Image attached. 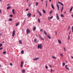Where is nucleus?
Returning a JSON list of instances; mask_svg holds the SVG:
<instances>
[{
	"label": "nucleus",
	"instance_id": "nucleus-1",
	"mask_svg": "<svg viewBox=\"0 0 73 73\" xmlns=\"http://www.w3.org/2000/svg\"><path fill=\"white\" fill-rule=\"evenodd\" d=\"M38 48H40V49H42V44H38Z\"/></svg>",
	"mask_w": 73,
	"mask_h": 73
},
{
	"label": "nucleus",
	"instance_id": "nucleus-2",
	"mask_svg": "<svg viewBox=\"0 0 73 73\" xmlns=\"http://www.w3.org/2000/svg\"><path fill=\"white\" fill-rule=\"evenodd\" d=\"M56 17L57 20H59V17L58 16V13H56Z\"/></svg>",
	"mask_w": 73,
	"mask_h": 73
},
{
	"label": "nucleus",
	"instance_id": "nucleus-3",
	"mask_svg": "<svg viewBox=\"0 0 73 73\" xmlns=\"http://www.w3.org/2000/svg\"><path fill=\"white\" fill-rule=\"evenodd\" d=\"M15 30H14L13 32V33L12 34V36L13 37H14V36H15Z\"/></svg>",
	"mask_w": 73,
	"mask_h": 73
},
{
	"label": "nucleus",
	"instance_id": "nucleus-4",
	"mask_svg": "<svg viewBox=\"0 0 73 73\" xmlns=\"http://www.w3.org/2000/svg\"><path fill=\"white\" fill-rule=\"evenodd\" d=\"M29 33H30V30H29L28 29H27V35H28V34H29Z\"/></svg>",
	"mask_w": 73,
	"mask_h": 73
},
{
	"label": "nucleus",
	"instance_id": "nucleus-5",
	"mask_svg": "<svg viewBox=\"0 0 73 73\" xmlns=\"http://www.w3.org/2000/svg\"><path fill=\"white\" fill-rule=\"evenodd\" d=\"M24 64V62H23V61H21V68L23 67V64Z\"/></svg>",
	"mask_w": 73,
	"mask_h": 73
},
{
	"label": "nucleus",
	"instance_id": "nucleus-6",
	"mask_svg": "<svg viewBox=\"0 0 73 73\" xmlns=\"http://www.w3.org/2000/svg\"><path fill=\"white\" fill-rule=\"evenodd\" d=\"M58 3H59V4H60L61 5H62V6H64V4H63V3H62L58 1Z\"/></svg>",
	"mask_w": 73,
	"mask_h": 73
},
{
	"label": "nucleus",
	"instance_id": "nucleus-7",
	"mask_svg": "<svg viewBox=\"0 0 73 73\" xmlns=\"http://www.w3.org/2000/svg\"><path fill=\"white\" fill-rule=\"evenodd\" d=\"M31 14L30 13H29L27 15V16H28V17H30V16H31Z\"/></svg>",
	"mask_w": 73,
	"mask_h": 73
},
{
	"label": "nucleus",
	"instance_id": "nucleus-8",
	"mask_svg": "<svg viewBox=\"0 0 73 73\" xmlns=\"http://www.w3.org/2000/svg\"><path fill=\"white\" fill-rule=\"evenodd\" d=\"M58 42H59V43L60 44H62V42H61V41L60 40H58Z\"/></svg>",
	"mask_w": 73,
	"mask_h": 73
},
{
	"label": "nucleus",
	"instance_id": "nucleus-9",
	"mask_svg": "<svg viewBox=\"0 0 73 73\" xmlns=\"http://www.w3.org/2000/svg\"><path fill=\"white\" fill-rule=\"evenodd\" d=\"M65 68H66V69H67L68 70H69V68H68V67L67 66V65H66L65 66Z\"/></svg>",
	"mask_w": 73,
	"mask_h": 73
},
{
	"label": "nucleus",
	"instance_id": "nucleus-10",
	"mask_svg": "<svg viewBox=\"0 0 73 73\" xmlns=\"http://www.w3.org/2000/svg\"><path fill=\"white\" fill-rule=\"evenodd\" d=\"M38 12L40 16H42V14H41V13H40V12L39 11H38Z\"/></svg>",
	"mask_w": 73,
	"mask_h": 73
},
{
	"label": "nucleus",
	"instance_id": "nucleus-11",
	"mask_svg": "<svg viewBox=\"0 0 73 73\" xmlns=\"http://www.w3.org/2000/svg\"><path fill=\"white\" fill-rule=\"evenodd\" d=\"M56 6H57L58 11H59V9H60V8L59 7V6H58V4H56Z\"/></svg>",
	"mask_w": 73,
	"mask_h": 73
},
{
	"label": "nucleus",
	"instance_id": "nucleus-12",
	"mask_svg": "<svg viewBox=\"0 0 73 73\" xmlns=\"http://www.w3.org/2000/svg\"><path fill=\"white\" fill-rule=\"evenodd\" d=\"M47 36L48 37V38H49V39H50L51 38V37L49 35H47Z\"/></svg>",
	"mask_w": 73,
	"mask_h": 73
},
{
	"label": "nucleus",
	"instance_id": "nucleus-13",
	"mask_svg": "<svg viewBox=\"0 0 73 73\" xmlns=\"http://www.w3.org/2000/svg\"><path fill=\"white\" fill-rule=\"evenodd\" d=\"M12 12L13 14H15V9H13L12 11Z\"/></svg>",
	"mask_w": 73,
	"mask_h": 73
},
{
	"label": "nucleus",
	"instance_id": "nucleus-14",
	"mask_svg": "<svg viewBox=\"0 0 73 73\" xmlns=\"http://www.w3.org/2000/svg\"><path fill=\"white\" fill-rule=\"evenodd\" d=\"M38 59H39V58H37L35 59H34V60H35V61H36V60H38Z\"/></svg>",
	"mask_w": 73,
	"mask_h": 73
},
{
	"label": "nucleus",
	"instance_id": "nucleus-15",
	"mask_svg": "<svg viewBox=\"0 0 73 73\" xmlns=\"http://www.w3.org/2000/svg\"><path fill=\"white\" fill-rule=\"evenodd\" d=\"M39 36L40 37V38L41 39V40H44V39L42 38V37H41V35H39Z\"/></svg>",
	"mask_w": 73,
	"mask_h": 73
},
{
	"label": "nucleus",
	"instance_id": "nucleus-16",
	"mask_svg": "<svg viewBox=\"0 0 73 73\" xmlns=\"http://www.w3.org/2000/svg\"><path fill=\"white\" fill-rule=\"evenodd\" d=\"M51 7L53 9H54V6H53V5L52 4H51Z\"/></svg>",
	"mask_w": 73,
	"mask_h": 73
},
{
	"label": "nucleus",
	"instance_id": "nucleus-17",
	"mask_svg": "<svg viewBox=\"0 0 73 73\" xmlns=\"http://www.w3.org/2000/svg\"><path fill=\"white\" fill-rule=\"evenodd\" d=\"M19 42L20 44H22V41L21 40H19Z\"/></svg>",
	"mask_w": 73,
	"mask_h": 73
},
{
	"label": "nucleus",
	"instance_id": "nucleus-18",
	"mask_svg": "<svg viewBox=\"0 0 73 73\" xmlns=\"http://www.w3.org/2000/svg\"><path fill=\"white\" fill-rule=\"evenodd\" d=\"M11 8V6H9L7 7V9H10Z\"/></svg>",
	"mask_w": 73,
	"mask_h": 73
},
{
	"label": "nucleus",
	"instance_id": "nucleus-19",
	"mask_svg": "<svg viewBox=\"0 0 73 73\" xmlns=\"http://www.w3.org/2000/svg\"><path fill=\"white\" fill-rule=\"evenodd\" d=\"M36 27H35L33 28V31H35V30H36Z\"/></svg>",
	"mask_w": 73,
	"mask_h": 73
},
{
	"label": "nucleus",
	"instance_id": "nucleus-20",
	"mask_svg": "<svg viewBox=\"0 0 73 73\" xmlns=\"http://www.w3.org/2000/svg\"><path fill=\"white\" fill-rule=\"evenodd\" d=\"M70 29V26H69L68 28L67 31H69V30Z\"/></svg>",
	"mask_w": 73,
	"mask_h": 73
},
{
	"label": "nucleus",
	"instance_id": "nucleus-21",
	"mask_svg": "<svg viewBox=\"0 0 73 73\" xmlns=\"http://www.w3.org/2000/svg\"><path fill=\"white\" fill-rule=\"evenodd\" d=\"M72 10H73V7H71V8L70 12H71Z\"/></svg>",
	"mask_w": 73,
	"mask_h": 73
},
{
	"label": "nucleus",
	"instance_id": "nucleus-22",
	"mask_svg": "<svg viewBox=\"0 0 73 73\" xmlns=\"http://www.w3.org/2000/svg\"><path fill=\"white\" fill-rule=\"evenodd\" d=\"M22 73H25V70H23L22 71Z\"/></svg>",
	"mask_w": 73,
	"mask_h": 73
},
{
	"label": "nucleus",
	"instance_id": "nucleus-23",
	"mask_svg": "<svg viewBox=\"0 0 73 73\" xmlns=\"http://www.w3.org/2000/svg\"><path fill=\"white\" fill-rule=\"evenodd\" d=\"M19 24H20L19 23H17L16 24V26L17 27V26L19 25Z\"/></svg>",
	"mask_w": 73,
	"mask_h": 73
},
{
	"label": "nucleus",
	"instance_id": "nucleus-24",
	"mask_svg": "<svg viewBox=\"0 0 73 73\" xmlns=\"http://www.w3.org/2000/svg\"><path fill=\"white\" fill-rule=\"evenodd\" d=\"M21 54H24V51L23 50H22L21 51Z\"/></svg>",
	"mask_w": 73,
	"mask_h": 73
},
{
	"label": "nucleus",
	"instance_id": "nucleus-25",
	"mask_svg": "<svg viewBox=\"0 0 73 73\" xmlns=\"http://www.w3.org/2000/svg\"><path fill=\"white\" fill-rule=\"evenodd\" d=\"M52 58H54V59H56V58H57L53 56H52Z\"/></svg>",
	"mask_w": 73,
	"mask_h": 73
},
{
	"label": "nucleus",
	"instance_id": "nucleus-26",
	"mask_svg": "<svg viewBox=\"0 0 73 73\" xmlns=\"http://www.w3.org/2000/svg\"><path fill=\"white\" fill-rule=\"evenodd\" d=\"M52 18H53V16H51V17H49L48 19V20H49V19H52Z\"/></svg>",
	"mask_w": 73,
	"mask_h": 73
},
{
	"label": "nucleus",
	"instance_id": "nucleus-27",
	"mask_svg": "<svg viewBox=\"0 0 73 73\" xmlns=\"http://www.w3.org/2000/svg\"><path fill=\"white\" fill-rule=\"evenodd\" d=\"M44 35H47V34H46V33L45 32V31H44Z\"/></svg>",
	"mask_w": 73,
	"mask_h": 73
},
{
	"label": "nucleus",
	"instance_id": "nucleus-28",
	"mask_svg": "<svg viewBox=\"0 0 73 73\" xmlns=\"http://www.w3.org/2000/svg\"><path fill=\"white\" fill-rule=\"evenodd\" d=\"M9 21H12V19L11 18H10L9 19Z\"/></svg>",
	"mask_w": 73,
	"mask_h": 73
},
{
	"label": "nucleus",
	"instance_id": "nucleus-29",
	"mask_svg": "<svg viewBox=\"0 0 73 73\" xmlns=\"http://www.w3.org/2000/svg\"><path fill=\"white\" fill-rule=\"evenodd\" d=\"M61 17H64V15L62 14H61Z\"/></svg>",
	"mask_w": 73,
	"mask_h": 73
},
{
	"label": "nucleus",
	"instance_id": "nucleus-30",
	"mask_svg": "<svg viewBox=\"0 0 73 73\" xmlns=\"http://www.w3.org/2000/svg\"><path fill=\"white\" fill-rule=\"evenodd\" d=\"M42 11L44 13H46V12H45V11L44 10H42Z\"/></svg>",
	"mask_w": 73,
	"mask_h": 73
},
{
	"label": "nucleus",
	"instance_id": "nucleus-31",
	"mask_svg": "<svg viewBox=\"0 0 73 73\" xmlns=\"http://www.w3.org/2000/svg\"><path fill=\"white\" fill-rule=\"evenodd\" d=\"M38 21L39 23H41V22H40V19H38Z\"/></svg>",
	"mask_w": 73,
	"mask_h": 73
},
{
	"label": "nucleus",
	"instance_id": "nucleus-32",
	"mask_svg": "<svg viewBox=\"0 0 73 73\" xmlns=\"http://www.w3.org/2000/svg\"><path fill=\"white\" fill-rule=\"evenodd\" d=\"M52 11H53L52 10H51L50 11V14H52Z\"/></svg>",
	"mask_w": 73,
	"mask_h": 73
},
{
	"label": "nucleus",
	"instance_id": "nucleus-33",
	"mask_svg": "<svg viewBox=\"0 0 73 73\" xmlns=\"http://www.w3.org/2000/svg\"><path fill=\"white\" fill-rule=\"evenodd\" d=\"M3 46V44L2 43L0 44V47H1V46Z\"/></svg>",
	"mask_w": 73,
	"mask_h": 73
},
{
	"label": "nucleus",
	"instance_id": "nucleus-34",
	"mask_svg": "<svg viewBox=\"0 0 73 73\" xmlns=\"http://www.w3.org/2000/svg\"><path fill=\"white\" fill-rule=\"evenodd\" d=\"M60 56H62V57H63V56H64L61 53L60 54Z\"/></svg>",
	"mask_w": 73,
	"mask_h": 73
},
{
	"label": "nucleus",
	"instance_id": "nucleus-35",
	"mask_svg": "<svg viewBox=\"0 0 73 73\" xmlns=\"http://www.w3.org/2000/svg\"><path fill=\"white\" fill-rule=\"evenodd\" d=\"M63 9H64V7H62L61 9V11H63Z\"/></svg>",
	"mask_w": 73,
	"mask_h": 73
},
{
	"label": "nucleus",
	"instance_id": "nucleus-36",
	"mask_svg": "<svg viewBox=\"0 0 73 73\" xmlns=\"http://www.w3.org/2000/svg\"><path fill=\"white\" fill-rule=\"evenodd\" d=\"M71 34V31L70 30L69 32V35H70Z\"/></svg>",
	"mask_w": 73,
	"mask_h": 73
},
{
	"label": "nucleus",
	"instance_id": "nucleus-37",
	"mask_svg": "<svg viewBox=\"0 0 73 73\" xmlns=\"http://www.w3.org/2000/svg\"><path fill=\"white\" fill-rule=\"evenodd\" d=\"M69 39H70V36L69 35L68 36V40H69Z\"/></svg>",
	"mask_w": 73,
	"mask_h": 73
},
{
	"label": "nucleus",
	"instance_id": "nucleus-38",
	"mask_svg": "<svg viewBox=\"0 0 73 73\" xmlns=\"http://www.w3.org/2000/svg\"><path fill=\"white\" fill-rule=\"evenodd\" d=\"M3 54H5L6 53V51H5L4 52H3Z\"/></svg>",
	"mask_w": 73,
	"mask_h": 73
},
{
	"label": "nucleus",
	"instance_id": "nucleus-39",
	"mask_svg": "<svg viewBox=\"0 0 73 73\" xmlns=\"http://www.w3.org/2000/svg\"><path fill=\"white\" fill-rule=\"evenodd\" d=\"M65 65V63H62V66H64Z\"/></svg>",
	"mask_w": 73,
	"mask_h": 73
},
{
	"label": "nucleus",
	"instance_id": "nucleus-40",
	"mask_svg": "<svg viewBox=\"0 0 73 73\" xmlns=\"http://www.w3.org/2000/svg\"><path fill=\"white\" fill-rule=\"evenodd\" d=\"M37 5H38V2H36V6H37Z\"/></svg>",
	"mask_w": 73,
	"mask_h": 73
},
{
	"label": "nucleus",
	"instance_id": "nucleus-41",
	"mask_svg": "<svg viewBox=\"0 0 73 73\" xmlns=\"http://www.w3.org/2000/svg\"><path fill=\"white\" fill-rule=\"evenodd\" d=\"M3 47L0 48V50H2V49H3Z\"/></svg>",
	"mask_w": 73,
	"mask_h": 73
},
{
	"label": "nucleus",
	"instance_id": "nucleus-42",
	"mask_svg": "<svg viewBox=\"0 0 73 73\" xmlns=\"http://www.w3.org/2000/svg\"><path fill=\"white\" fill-rule=\"evenodd\" d=\"M63 49H64V50L65 51H66V49H65V47H64Z\"/></svg>",
	"mask_w": 73,
	"mask_h": 73
},
{
	"label": "nucleus",
	"instance_id": "nucleus-43",
	"mask_svg": "<svg viewBox=\"0 0 73 73\" xmlns=\"http://www.w3.org/2000/svg\"><path fill=\"white\" fill-rule=\"evenodd\" d=\"M10 17H12L13 16V15H10Z\"/></svg>",
	"mask_w": 73,
	"mask_h": 73
},
{
	"label": "nucleus",
	"instance_id": "nucleus-44",
	"mask_svg": "<svg viewBox=\"0 0 73 73\" xmlns=\"http://www.w3.org/2000/svg\"><path fill=\"white\" fill-rule=\"evenodd\" d=\"M37 41V40H36V39H35L34 40V41L35 42H36V41Z\"/></svg>",
	"mask_w": 73,
	"mask_h": 73
},
{
	"label": "nucleus",
	"instance_id": "nucleus-45",
	"mask_svg": "<svg viewBox=\"0 0 73 73\" xmlns=\"http://www.w3.org/2000/svg\"><path fill=\"white\" fill-rule=\"evenodd\" d=\"M72 32H73V26H72Z\"/></svg>",
	"mask_w": 73,
	"mask_h": 73
},
{
	"label": "nucleus",
	"instance_id": "nucleus-46",
	"mask_svg": "<svg viewBox=\"0 0 73 73\" xmlns=\"http://www.w3.org/2000/svg\"><path fill=\"white\" fill-rule=\"evenodd\" d=\"M52 71H53V70H52V69H51V70H50V72H52Z\"/></svg>",
	"mask_w": 73,
	"mask_h": 73
},
{
	"label": "nucleus",
	"instance_id": "nucleus-47",
	"mask_svg": "<svg viewBox=\"0 0 73 73\" xmlns=\"http://www.w3.org/2000/svg\"><path fill=\"white\" fill-rule=\"evenodd\" d=\"M31 4H32V3H31L29 5V7H30V6H31Z\"/></svg>",
	"mask_w": 73,
	"mask_h": 73
},
{
	"label": "nucleus",
	"instance_id": "nucleus-48",
	"mask_svg": "<svg viewBox=\"0 0 73 73\" xmlns=\"http://www.w3.org/2000/svg\"><path fill=\"white\" fill-rule=\"evenodd\" d=\"M10 65H11V66H12V63H10Z\"/></svg>",
	"mask_w": 73,
	"mask_h": 73
},
{
	"label": "nucleus",
	"instance_id": "nucleus-49",
	"mask_svg": "<svg viewBox=\"0 0 73 73\" xmlns=\"http://www.w3.org/2000/svg\"><path fill=\"white\" fill-rule=\"evenodd\" d=\"M45 67L46 69H48V67L46 66H45Z\"/></svg>",
	"mask_w": 73,
	"mask_h": 73
},
{
	"label": "nucleus",
	"instance_id": "nucleus-50",
	"mask_svg": "<svg viewBox=\"0 0 73 73\" xmlns=\"http://www.w3.org/2000/svg\"><path fill=\"white\" fill-rule=\"evenodd\" d=\"M40 32H42V29H40Z\"/></svg>",
	"mask_w": 73,
	"mask_h": 73
},
{
	"label": "nucleus",
	"instance_id": "nucleus-51",
	"mask_svg": "<svg viewBox=\"0 0 73 73\" xmlns=\"http://www.w3.org/2000/svg\"><path fill=\"white\" fill-rule=\"evenodd\" d=\"M49 66L50 67V68H51L52 67V66H51V65H49Z\"/></svg>",
	"mask_w": 73,
	"mask_h": 73
},
{
	"label": "nucleus",
	"instance_id": "nucleus-52",
	"mask_svg": "<svg viewBox=\"0 0 73 73\" xmlns=\"http://www.w3.org/2000/svg\"><path fill=\"white\" fill-rule=\"evenodd\" d=\"M46 5H47L48 4V1H46Z\"/></svg>",
	"mask_w": 73,
	"mask_h": 73
},
{
	"label": "nucleus",
	"instance_id": "nucleus-53",
	"mask_svg": "<svg viewBox=\"0 0 73 73\" xmlns=\"http://www.w3.org/2000/svg\"><path fill=\"white\" fill-rule=\"evenodd\" d=\"M28 10H29V9H27L26 10V11H28Z\"/></svg>",
	"mask_w": 73,
	"mask_h": 73
},
{
	"label": "nucleus",
	"instance_id": "nucleus-54",
	"mask_svg": "<svg viewBox=\"0 0 73 73\" xmlns=\"http://www.w3.org/2000/svg\"><path fill=\"white\" fill-rule=\"evenodd\" d=\"M25 21H24V22H23V25H24V24H25Z\"/></svg>",
	"mask_w": 73,
	"mask_h": 73
},
{
	"label": "nucleus",
	"instance_id": "nucleus-55",
	"mask_svg": "<svg viewBox=\"0 0 73 73\" xmlns=\"http://www.w3.org/2000/svg\"><path fill=\"white\" fill-rule=\"evenodd\" d=\"M35 36H36V37H37L38 36H37V35L36 34H35Z\"/></svg>",
	"mask_w": 73,
	"mask_h": 73
},
{
	"label": "nucleus",
	"instance_id": "nucleus-56",
	"mask_svg": "<svg viewBox=\"0 0 73 73\" xmlns=\"http://www.w3.org/2000/svg\"><path fill=\"white\" fill-rule=\"evenodd\" d=\"M1 43H5V42L3 41V42H1Z\"/></svg>",
	"mask_w": 73,
	"mask_h": 73
},
{
	"label": "nucleus",
	"instance_id": "nucleus-57",
	"mask_svg": "<svg viewBox=\"0 0 73 73\" xmlns=\"http://www.w3.org/2000/svg\"><path fill=\"white\" fill-rule=\"evenodd\" d=\"M0 13H1V10H0Z\"/></svg>",
	"mask_w": 73,
	"mask_h": 73
},
{
	"label": "nucleus",
	"instance_id": "nucleus-58",
	"mask_svg": "<svg viewBox=\"0 0 73 73\" xmlns=\"http://www.w3.org/2000/svg\"><path fill=\"white\" fill-rule=\"evenodd\" d=\"M0 36H1V35H2L1 33H0Z\"/></svg>",
	"mask_w": 73,
	"mask_h": 73
},
{
	"label": "nucleus",
	"instance_id": "nucleus-59",
	"mask_svg": "<svg viewBox=\"0 0 73 73\" xmlns=\"http://www.w3.org/2000/svg\"><path fill=\"white\" fill-rule=\"evenodd\" d=\"M33 16H34V17H35V15H34Z\"/></svg>",
	"mask_w": 73,
	"mask_h": 73
},
{
	"label": "nucleus",
	"instance_id": "nucleus-60",
	"mask_svg": "<svg viewBox=\"0 0 73 73\" xmlns=\"http://www.w3.org/2000/svg\"><path fill=\"white\" fill-rule=\"evenodd\" d=\"M62 11L61 10V13H62Z\"/></svg>",
	"mask_w": 73,
	"mask_h": 73
},
{
	"label": "nucleus",
	"instance_id": "nucleus-61",
	"mask_svg": "<svg viewBox=\"0 0 73 73\" xmlns=\"http://www.w3.org/2000/svg\"><path fill=\"white\" fill-rule=\"evenodd\" d=\"M55 33H57V31H55Z\"/></svg>",
	"mask_w": 73,
	"mask_h": 73
},
{
	"label": "nucleus",
	"instance_id": "nucleus-62",
	"mask_svg": "<svg viewBox=\"0 0 73 73\" xmlns=\"http://www.w3.org/2000/svg\"><path fill=\"white\" fill-rule=\"evenodd\" d=\"M9 4H7V6H9Z\"/></svg>",
	"mask_w": 73,
	"mask_h": 73
},
{
	"label": "nucleus",
	"instance_id": "nucleus-63",
	"mask_svg": "<svg viewBox=\"0 0 73 73\" xmlns=\"http://www.w3.org/2000/svg\"><path fill=\"white\" fill-rule=\"evenodd\" d=\"M51 0H49V1H50V2H51Z\"/></svg>",
	"mask_w": 73,
	"mask_h": 73
},
{
	"label": "nucleus",
	"instance_id": "nucleus-64",
	"mask_svg": "<svg viewBox=\"0 0 73 73\" xmlns=\"http://www.w3.org/2000/svg\"><path fill=\"white\" fill-rule=\"evenodd\" d=\"M71 57V58H73V56H72Z\"/></svg>",
	"mask_w": 73,
	"mask_h": 73
}]
</instances>
